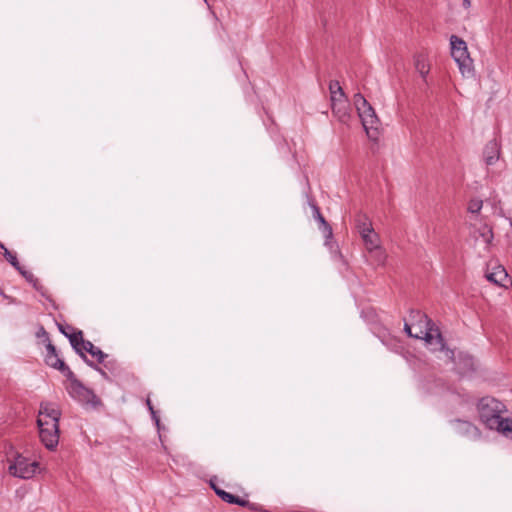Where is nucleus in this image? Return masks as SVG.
Instances as JSON below:
<instances>
[{"mask_svg": "<svg viewBox=\"0 0 512 512\" xmlns=\"http://www.w3.org/2000/svg\"><path fill=\"white\" fill-rule=\"evenodd\" d=\"M478 411L482 422L489 429H496L502 434L512 431V420L501 415L506 411V406L492 397H484L478 403Z\"/></svg>", "mask_w": 512, "mask_h": 512, "instance_id": "obj_1", "label": "nucleus"}, {"mask_svg": "<svg viewBox=\"0 0 512 512\" xmlns=\"http://www.w3.org/2000/svg\"><path fill=\"white\" fill-rule=\"evenodd\" d=\"M418 318V324L414 323L408 324L405 323L404 330L409 337L416 339H424L426 342L431 343L432 339L436 335L440 342L443 341L441 334L436 329L434 330L432 327V321L428 318L426 314L421 313L420 311L414 312ZM442 348L444 347V343H441Z\"/></svg>", "mask_w": 512, "mask_h": 512, "instance_id": "obj_2", "label": "nucleus"}, {"mask_svg": "<svg viewBox=\"0 0 512 512\" xmlns=\"http://www.w3.org/2000/svg\"><path fill=\"white\" fill-rule=\"evenodd\" d=\"M354 104L367 135L370 138H376L379 120L374 108L360 93L354 95Z\"/></svg>", "mask_w": 512, "mask_h": 512, "instance_id": "obj_3", "label": "nucleus"}, {"mask_svg": "<svg viewBox=\"0 0 512 512\" xmlns=\"http://www.w3.org/2000/svg\"><path fill=\"white\" fill-rule=\"evenodd\" d=\"M451 55L458 65L464 77L473 75V60L470 58L467 45L464 40L456 35L450 37Z\"/></svg>", "mask_w": 512, "mask_h": 512, "instance_id": "obj_4", "label": "nucleus"}, {"mask_svg": "<svg viewBox=\"0 0 512 512\" xmlns=\"http://www.w3.org/2000/svg\"><path fill=\"white\" fill-rule=\"evenodd\" d=\"M38 465L37 461L30 460L23 455L17 454L13 461H10L8 470L9 473L15 477L30 479L35 475Z\"/></svg>", "mask_w": 512, "mask_h": 512, "instance_id": "obj_5", "label": "nucleus"}, {"mask_svg": "<svg viewBox=\"0 0 512 512\" xmlns=\"http://www.w3.org/2000/svg\"><path fill=\"white\" fill-rule=\"evenodd\" d=\"M59 331L69 339V342L76 353H78L83 360L92 368L99 371L103 376L106 375V373L99 367H97L92 361H90L85 353L82 352V348L80 347V343H83V332L81 330H78L74 328L71 325H63L58 324Z\"/></svg>", "mask_w": 512, "mask_h": 512, "instance_id": "obj_6", "label": "nucleus"}, {"mask_svg": "<svg viewBox=\"0 0 512 512\" xmlns=\"http://www.w3.org/2000/svg\"><path fill=\"white\" fill-rule=\"evenodd\" d=\"M69 386L67 390L69 394L81 403L97 405L100 399L96 396L93 390L85 387L73 373V377H67Z\"/></svg>", "mask_w": 512, "mask_h": 512, "instance_id": "obj_7", "label": "nucleus"}, {"mask_svg": "<svg viewBox=\"0 0 512 512\" xmlns=\"http://www.w3.org/2000/svg\"><path fill=\"white\" fill-rule=\"evenodd\" d=\"M61 412L55 404L42 402L37 418L38 428H54L59 427Z\"/></svg>", "mask_w": 512, "mask_h": 512, "instance_id": "obj_8", "label": "nucleus"}, {"mask_svg": "<svg viewBox=\"0 0 512 512\" xmlns=\"http://www.w3.org/2000/svg\"><path fill=\"white\" fill-rule=\"evenodd\" d=\"M47 354L45 356V363L54 369L61 371L66 377H73V371L65 364V362L58 356L56 347L50 340L46 343Z\"/></svg>", "mask_w": 512, "mask_h": 512, "instance_id": "obj_9", "label": "nucleus"}, {"mask_svg": "<svg viewBox=\"0 0 512 512\" xmlns=\"http://www.w3.org/2000/svg\"><path fill=\"white\" fill-rule=\"evenodd\" d=\"M485 276L488 281L500 287L506 288L512 283L505 268L501 265H495L491 271L488 270L486 272Z\"/></svg>", "mask_w": 512, "mask_h": 512, "instance_id": "obj_10", "label": "nucleus"}, {"mask_svg": "<svg viewBox=\"0 0 512 512\" xmlns=\"http://www.w3.org/2000/svg\"><path fill=\"white\" fill-rule=\"evenodd\" d=\"M39 436L45 447L49 450H53L59 443V427L39 428Z\"/></svg>", "mask_w": 512, "mask_h": 512, "instance_id": "obj_11", "label": "nucleus"}, {"mask_svg": "<svg viewBox=\"0 0 512 512\" xmlns=\"http://www.w3.org/2000/svg\"><path fill=\"white\" fill-rule=\"evenodd\" d=\"M500 149L495 140L489 141L483 151L484 160L487 165H493L499 159Z\"/></svg>", "mask_w": 512, "mask_h": 512, "instance_id": "obj_12", "label": "nucleus"}, {"mask_svg": "<svg viewBox=\"0 0 512 512\" xmlns=\"http://www.w3.org/2000/svg\"><path fill=\"white\" fill-rule=\"evenodd\" d=\"M452 424L455 426V431L461 435H472L478 436L479 430L469 421L455 419L452 421Z\"/></svg>", "mask_w": 512, "mask_h": 512, "instance_id": "obj_13", "label": "nucleus"}, {"mask_svg": "<svg viewBox=\"0 0 512 512\" xmlns=\"http://www.w3.org/2000/svg\"><path fill=\"white\" fill-rule=\"evenodd\" d=\"M332 112L342 123H346L349 119V105L347 99L331 103Z\"/></svg>", "mask_w": 512, "mask_h": 512, "instance_id": "obj_14", "label": "nucleus"}, {"mask_svg": "<svg viewBox=\"0 0 512 512\" xmlns=\"http://www.w3.org/2000/svg\"><path fill=\"white\" fill-rule=\"evenodd\" d=\"M80 347L82 348V352H88L92 357L96 358L99 363H104L105 359L108 357L100 348L96 347L92 342L83 339V343H80Z\"/></svg>", "mask_w": 512, "mask_h": 512, "instance_id": "obj_15", "label": "nucleus"}, {"mask_svg": "<svg viewBox=\"0 0 512 512\" xmlns=\"http://www.w3.org/2000/svg\"><path fill=\"white\" fill-rule=\"evenodd\" d=\"M360 235H361V238H362V240H363V242L365 244L366 249L369 252H373L375 249L380 247L379 236L374 231L373 228L370 229L369 232H361Z\"/></svg>", "mask_w": 512, "mask_h": 512, "instance_id": "obj_16", "label": "nucleus"}, {"mask_svg": "<svg viewBox=\"0 0 512 512\" xmlns=\"http://www.w3.org/2000/svg\"><path fill=\"white\" fill-rule=\"evenodd\" d=\"M312 210L313 217L318 221L320 230L327 238H330L332 236V228L321 214L319 207L316 204H312Z\"/></svg>", "mask_w": 512, "mask_h": 512, "instance_id": "obj_17", "label": "nucleus"}, {"mask_svg": "<svg viewBox=\"0 0 512 512\" xmlns=\"http://www.w3.org/2000/svg\"><path fill=\"white\" fill-rule=\"evenodd\" d=\"M415 69L419 72L422 78L425 80L426 76L430 71V64L425 54H418L414 58Z\"/></svg>", "mask_w": 512, "mask_h": 512, "instance_id": "obj_18", "label": "nucleus"}, {"mask_svg": "<svg viewBox=\"0 0 512 512\" xmlns=\"http://www.w3.org/2000/svg\"><path fill=\"white\" fill-rule=\"evenodd\" d=\"M355 227L359 233L369 232V230L373 228L369 217L362 212H358L355 216Z\"/></svg>", "mask_w": 512, "mask_h": 512, "instance_id": "obj_19", "label": "nucleus"}, {"mask_svg": "<svg viewBox=\"0 0 512 512\" xmlns=\"http://www.w3.org/2000/svg\"><path fill=\"white\" fill-rule=\"evenodd\" d=\"M1 248L4 250V257L5 259L17 270V271H21V265L17 259V256L16 254L12 253L11 251H9L6 247H4V245H0Z\"/></svg>", "mask_w": 512, "mask_h": 512, "instance_id": "obj_20", "label": "nucleus"}, {"mask_svg": "<svg viewBox=\"0 0 512 512\" xmlns=\"http://www.w3.org/2000/svg\"><path fill=\"white\" fill-rule=\"evenodd\" d=\"M479 236L482 238L483 242L487 246L491 244L493 237H494L492 229L487 225H484L483 227H481L479 229Z\"/></svg>", "mask_w": 512, "mask_h": 512, "instance_id": "obj_21", "label": "nucleus"}, {"mask_svg": "<svg viewBox=\"0 0 512 512\" xmlns=\"http://www.w3.org/2000/svg\"><path fill=\"white\" fill-rule=\"evenodd\" d=\"M211 487L213 488L214 492L217 496H219L223 501L229 502L230 499H232V494L224 491L223 489L217 487L214 483L211 482Z\"/></svg>", "mask_w": 512, "mask_h": 512, "instance_id": "obj_22", "label": "nucleus"}, {"mask_svg": "<svg viewBox=\"0 0 512 512\" xmlns=\"http://www.w3.org/2000/svg\"><path fill=\"white\" fill-rule=\"evenodd\" d=\"M482 206H483L482 200L477 199V198L472 199L468 203V211L470 213H478L482 209Z\"/></svg>", "mask_w": 512, "mask_h": 512, "instance_id": "obj_23", "label": "nucleus"}, {"mask_svg": "<svg viewBox=\"0 0 512 512\" xmlns=\"http://www.w3.org/2000/svg\"><path fill=\"white\" fill-rule=\"evenodd\" d=\"M372 253L374 254V258L379 265L384 264L386 260V253L381 247H378Z\"/></svg>", "mask_w": 512, "mask_h": 512, "instance_id": "obj_24", "label": "nucleus"}, {"mask_svg": "<svg viewBox=\"0 0 512 512\" xmlns=\"http://www.w3.org/2000/svg\"><path fill=\"white\" fill-rule=\"evenodd\" d=\"M461 359L464 361L465 367L467 370H474V358L470 355H460Z\"/></svg>", "mask_w": 512, "mask_h": 512, "instance_id": "obj_25", "label": "nucleus"}, {"mask_svg": "<svg viewBox=\"0 0 512 512\" xmlns=\"http://www.w3.org/2000/svg\"><path fill=\"white\" fill-rule=\"evenodd\" d=\"M330 94H331V103L341 101V99H347L343 90H340L339 92L336 90H333L332 92H330Z\"/></svg>", "mask_w": 512, "mask_h": 512, "instance_id": "obj_26", "label": "nucleus"}, {"mask_svg": "<svg viewBox=\"0 0 512 512\" xmlns=\"http://www.w3.org/2000/svg\"><path fill=\"white\" fill-rule=\"evenodd\" d=\"M229 504H237L239 506H246V505H249V501L248 500H245V499H242L238 496H235L232 494V499H230V501L228 502Z\"/></svg>", "mask_w": 512, "mask_h": 512, "instance_id": "obj_27", "label": "nucleus"}, {"mask_svg": "<svg viewBox=\"0 0 512 512\" xmlns=\"http://www.w3.org/2000/svg\"><path fill=\"white\" fill-rule=\"evenodd\" d=\"M146 405L152 415V418L155 420L156 424L159 425V418L157 417L156 411L154 410L151 400L149 398L146 400Z\"/></svg>", "mask_w": 512, "mask_h": 512, "instance_id": "obj_28", "label": "nucleus"}, {"mask_svg": "<svg viewBox=\"0 0 512 512\" xmlns=\"http://www.w3.org/2000/svg\"><path fill=\"white\" fill-rule=\"evenodd\" d=\"M19 272L25 277V279L28 282H32V280H34L35 278V276L31 272L25 270L23 267H21V271Z\"/></svg>", "mask_w": 512, "mask_h": 512, "instance_id": "obj_29", "label": "nucleus"}, {"mask_svg": "<svg viewBox=\"0 0 512 512\" xmlns=\"http://www.w3.org/2000/svg\"><path fill=\"white\" fill-rule=\"evenodd\" d=\"M329 90H330V92H332L333 90H336L339 92L340 90H343V89L340 86V83L338 81L334 80V81H330Z\"/></svg>", "mask_w": 512, "mask_h": 512, "instance_id": "obj_30", "label": "nucleus"}, {"mask_svg": "<svg viewBox=\"0 0 512 512\" xmlns=\"http://www.w3.org/2000/svg\"><path fill=\"white\" fill-rule=\"evenodd\" d=\"M37 336L44 337L47 343H48V340H50L48 333L45 331V329L43 327L40 328L39 332L37 333Z\"/></svg>", "mask_w": 512, "mask_h": 512, "instance_id": "obj_31", "label": "nucleus"}, {"mask_svg": "<svg viewBox=\"0 0 512 512\" xmlns=\"http://www.w3.org/2000/svg\"><path fill=\"white\" fill-rule=\"evenodd\" d=\"M247 507H249L250 510H253V511H258L260 510L259 506L255 503H250L249 502V505H246Z\"/></svg>", "mask_w": 512, "mask_h": 512, "instance_id": "obj_32", "label": "nucleus"}, {"mask_svg": "<svg viewBox=\"0 0 512 512\" xmlns=\"http://www.w3.org/2000/svg\"><path fill=\"white\" fill-rule=\"evenodd\" d=\"M33 287L36 286L38 283H39V280L35 277L34 280H32V282H30Z\"/></svg>", "mask_w": 512, "mask_h": 512, "instance_id": "obj_33", "label": "nucleus"}, {"mask_svg": "<svg viewBox=\"0 0 512 512\" xmlns=\"http://www.w3.org/2000/svg\"><path fill=\"white\" fill-rule=\"evenodd\" d=\"M43 296H46L45 292H46V289L43 287V288H39L38 290Z\"/></svg>", "mask_w": 512, "mask_h": 512, "instance_id": "obj_34", "label": "nucleus"}, {"mask_svg": "<svg viewBox=\"0 0 512 512\" xmlns=\"http://www.w3.org/2000/svg\"><path fill=\"white\" fill-rule=\"evenodd\" d=\"M34 288H35L36 290H39V288H43V286H42L40 283H38L36 286H34Z\"/></svg>", "mask_w": 512, "mask_h": 512, "instance_id": "obj_35", "label": "nucleus"}, {"mask_svg": "<svg viewBox=\"0 0 512 512\" xmlns=\"http://www.w3.org/2000/svg\"><path fill=\"white\" fill-rule=\"evenodd\" d=\"M505 436L512 438V431H507V433L505 434Z\"/></svg>", "mask_w": 512, "mask_h": 512, "instance_id": "obj_36", "label": "nucleus"}, {"mask_svg": "<svg viewBox=\"0 0 512 512\" xmlns=\"http://www.w3.org/2000/svg\"><path fill=\"white\" fill-rule=\"evenodd\" d=\"M450 353H451V358H453V356H454V352H453V351H450Z\"/></svg>", "mask_w": 512, "mask_h": 512, "instance_id": "obj_37", "label": "nucleus"}]
</instances>
